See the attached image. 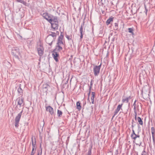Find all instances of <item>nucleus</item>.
Wrapping results in <instances>:
<instances>
[{"label": "nucleus", "mask_w": 155, "mask_h": 155, "mask_svg": "<svg viewBox=\"0 0 155 155\" xmlns=\"http://www.w3.org/2000/svg\"><path fill=\"white\" fill-rule=\"evenodd\" d=\"M11 54L16 58L19 59L18 56L20 55V53L19 52V49L18 48H12Z\"/></svg>", "instance_id": "1"}, {"label": "nucleus", "mask_w": 155, "mask_h": 155, "mask_svg": "<svg viewBox=\"0 0 155 155\" xmlns=\"http://www.w3.org/2000/svg\"><path fill=\"white\" fill-rule=\"evenodd\" d=\"M43 17L47 20L49 23L52 22V21L56 16H54L51 15L47 13H44L42 15Z\"/></svg>", "instance_id": "2"}, {"label": "nucleus", "mask_w": 155, "mask_h": 155, "mask_svg": "<svg viewBox=\"0 0 155 155\" xmlns=\"http://www.w3.org/2000/svg\"><path fill=\"white\" fill-rule=\"evenodd\" d=\"M51 24L52 28L56 30L58 29V21L57 17H55L54 18L52 21V22L50 23Z\"/></svg>", "instance_id": "3"}, {"label": "nucleus", "mask_w": 155, "mask_h": 155, "mask_svg": "<svg viewBox=\"0 0 155 155\" xmlns=\"http://www.w3.org/2000/svg\"><path fill=\"white\" fill-rule=\"evenodd\" d=\"M23 111V110H22L18 114L15 119V126L16 128H18L19 126L18 124L19 122L21 116Z\"/></svg>", "instance_id": "4"}, {"label": "nucleus", "mask_w": 155, "mask_h": 155, "mask_svg": "<svg viewBox=\"0 0 155 155\" xmlns=\"http://www.w3.org/2000/svg\"><path fill=\"white\" fill-rule=\"evenodd\" d=\"M37 51L38 55L40 56H42L44 53V49L42 45L40 43L37 46Z\"/></svg>", "instance_id": "5"}, {"label": "nucleus", "mask_w": 155, "mask_h": 155, "mask_svg": "<svg viewBox=\"0 0 155 155\" xmlns=\"http://www.w3.org/2000/svg\"><path fill=\"white\" fill-rule=\"evenodd\" d=\"M17 107L19 109H20L22 106H23V99L22 97H19L17 99Z\"/></svg>", "instance_id": "6"}, {"label": "nucleus", "mask_w": 155, "mask_h": 155, "mask_svg": "<svg viewBox=\"0 0 155 155\" xmlns=\"http://www.w3.org/2000/svg\"><path fill=\"white\" fill-rule=\"evenodd\" d=\"M101 64L99 66H95L93 68V71L95 76H97L99 73Z\"/></svg>", "instance_id": "7"}, {"label": "nucleus", "mask_w": 155, "mask_h": 155, "mask_svg": "<svg viewBox=\"0 0 155 155\" xmlns=\"http://www.w3.org/2000/svg\"><path fill=\"white\" fill-rule=\"evenodd\" d=\"M54 40V38L51 36H48L46 39V42L50 46L52 45L53 41Z\"/></svg>", "instance_id": "8"}, {"label": "nucleus", "mask_w": 155, "mask_h": 155, "mask_svg": "<svg viewBox=\"0 0 155 155\" xmlns=\"http://www.w3.org/2000/svg\"><path fill=\"white\" fill-rule=\"evenodd\" d=\"M63 35L61 34L58 37L56 45L62 46L63 45Z\"/></svg>", "instance_id": "9"}, {"label": "nucleus", "mask_w": 155, "mask_h": 155, "mask_svg": "<svg viewBox=\"0 0 155 155\" xmlns=\"http://www.w3.org/2000/svg\"><path fill=\"white\" fill-rule=\"evenodd\" d=\"M52 56L54 60L56 62H58V58L59 56V54L57 51H53L52 53Z\"/></svg>", "instance_id": "10"}, {"label": "nucleus", "mask_w": 155, "mask_h": 155, "mask_svg": "<svg viewBox=\"0 0 155 155\" xmlns=\"http://www.w3.org/2000/svg\"><path fill=\"white\" fill-rule=\"evenodd\" d=\"M46 110L49 112L51 115L54 114L53 109L50 106H48L46 107Z\"/></svg>", "instance_id": "11"}, {"label": "nucleus", "mask_w": 155, "mask_h": 155, "mask_svg": "<svg viewBox=\"0 0 155 155\" xmlns=\"http://www.w3.org/2000/svg\"><path fill=\"white\" fill-rule=\"evenodd\" d=\"M63 48L62 45H56L55 46V49L54 50L55 51H57L58 52L61 51L62 50Z\"/></svg>", "instance_id": "12"}, {"label": "nucleus", "mask_w": 155, "mask_h": 155, "mask_svg": "<svg viewBox=\"0 0 155 155\" xmlns=\"http://www.w3.org/2000/svg\"><path fill=\"white\" fill-rule=\"evenodd\" d=\"M95 92H92L91 93L92 96L91 98V102H90V103H92V104L94 103V99L95 96Z\"/></svg>", "instance_id": "13"}, {"label": "nucleus", "mask_w": 155, "mask_h": 155, "mask_svg": "<svg viewBox=\"0 0 155 155\" xmlns=\"http://www.w3.org/2000/svg\"><path fill=\"white\" fill-rule=\"evenodd\" d=\"M140 137V136L139 135H137L136 134H131V137L134 141L136 140L137 138H139Z\"/></svg>", "instance_id": "14"}, {"label": "nucleus", "mask_w": 155, "mask_h": 155, "mask_svg": "<svg viewBox=\"0 0 155 155\" xmlns=\"http://www.w3.org/2000/svg\"><path fill=\"white\" fill-rule=\"evenodd\" d=\"M131 97L129 96L128 97H127L125 98H123L122 100V101L123 102H126V103H127L131 99Z\"/></svg>", "instance_id": "15"}, {"label": "nucleus", "mask_w": 155, "mask_h": 155, "mask_svg": "<svg viewBox=\"0 0 155 155\" xmlns=\"http://www.w3.org/2000/svg\"><path fill=\"white\" fill-rule=\"evenodd\" d=\"M18 92L20 95L23 94V90L20 86L18 89Z\"/></svg>", "instance_id": "16"}, {"label": "nucleus", "mask_w": 155, "mask_h": 155, "mask_svg": "<svg viewBox=\"0 0 155 155\" xmlns=\"http://www.w3.org/2000/svg\"><path fill=\"white\" fill-rule=\"evenodd\" d=\"M48 36H51V37H52L55 40V37L56 36V33L53 32H51L50 34H49V35H48Z\"/></svg>", "instance_id": "17"}, {"label": "nucleus", "mask_w": 155, "mask_h": 155, "mask_svg": "<svg viewBox=\"0 0 155 155\" xmlns=\"http://www.w3.org/2000/svg\"><path fill=\"white\" fill-rule=\"evenodd\" d=\"M32 149H35V150H36V140H35V142L33 140L32 138Z\"/></svg>", "instance_id": "18"}, {"label": "nucleus", "mask_w": 155, "mask_h": 155, "mask_svg": "<svg viewBox=\"0 0 155 155\" xmlns=\"http://www.w3.org/2000/svg\"><path fill=\"white\" fill-rule=\"evenodd\" d=\"M113 21V18H110L108 19H107L106 21V24L107 25H109L111 22Z\"/></svg>", "instance_id": "19"}, {"label": "nucleus", "mask_w": 155, "mask_h": 155, "mask_svg": "<svg viewBox=\"0 0 155 155\" xmlns=\"http://www.w3.org/2000/svg\"><path fill=\"white\" fill-rule=\"evenodd\" d=\"M76 106H77V109L79 110H81V106L80 105V103L78 101L77 102L76 104Z\"/></svg>", "instance_id": "20"}, {"label": "nucleus", "mask_w": 155, "mask_h": 155, "mask_svg": "<svg viewBox=\"0 0 155 155\" xmlns=\"http://www.w3.org/2000/svg\"><path fill=\"white\" fill-rule=\"evenodd\" d=\"M137 120L139 124L140 125H142L143 124V121L140 117H138Z\"/></svg>", "instance_id": "21"}, {"label": "nucleus", "mask_w": 155, "mask_h": 155, "mask_svg": "<svg viewBox=\"0 0 155 155\" xmlns=\"http://www.w3.org/2000/svg\"><path fill=\"white\" fill-rule=\"evenodd\" d=\"M151 133L152 135V137H153V139L154 140L153 136L155 134V130L154 128L153 127H152L151 128Z\"/></svg>", "instance_id": "22"}, {"label": "nucleus", "mask_w": 155, "mask_h": 155, "mask_svg": "<svg viewBox=\"0 0 155 155\" xmlns=\"http://www.w3.org/2000/svg\"><path fill=\"white\" fill-rule=\"evenodd\" d=\"M62 112L61 111L58 110H57V115L58 117H61L62 116Z\"/></svg>", "instance_id": "23"}, {"label": "nucleus", "mask_w": 155, "mask_h": 155, "mask_svg": "<svg viewBox=\"0 0 155 155\" xmlns=\"http://www.w3.org/2000/svg\"><path fill=\"white\" fill-rule=\"evenodd\" d=\"M84 27V24L83 25H81V27L80 29V34H83V28Z\"/></svg>", "instance_id": "24"}, {"label": "nucleus", "mask_w": 155, "mask_h": 155, "mask_svg": "<svg viewBox=\"0 0 155 155\" xmlns=\"http://www.w3.org/2000/svg\"><path fill=\"white\" fill-rule=\"evenodd\" d=\"M49 86L47 84H44L43 86V88L44 89H47V90L48 88H49Z\"/></svg>", "instance_id": "25"}, {"label": "nucleus", "mask_w": 155, "mask_h": 155, "mask_svg": "<svg viewBox=\"0 0 155 155\" xmlns=\"http://www.w3.org/2000/svg\"><path fill=\"white\" fill-rule=\"evenodd\" d=\"M17 2L22 3L25 5H26V2L23 0H17Z\"/></svg>", "instance_id": "26"}, {"label": "nucleus", "mask_w": 155, "mask_h": 155, "mask_svg": "<svg viewBox=\"0 0 155 155\" xmlns=\"http://www.w3.org/2000/svg\"><path fill=\"white\" fill-rule=\"evenodd\" d=\"M136 100H135V101L134 102V103L133 104V106H134V111H136Z\"/></svg>", "instance_id": "27"}, {"label": "nucleus", "mask_w": 155, "mask_h": 155, "mask_svg": "<svg viewBox=\"0 0 155 155\" xmlns=\"http://www.w3.org/2000/svg\"><path fill=\"white\" fill-rule=\"evenodd\" d=\"M122 105V104H119V105H118L116 109L119 111L120 110V109L121 108Z\"/></svg>", "instance_id": "28"}, {"label": "nucleus", "mask_w": 155, "mask_h": 155, "mask_svg": "<svg viewBox=\"0 0 155 155\" xmlns=\"http://www.w3.org/2000/svg\"><path fill=\"white\" fill-rule=\"evenodd\" d=\"M141 155H148V153L146 152L144 150L142 152Z\"/></svg>", "instance_id": "29"}, {"label": "nucleus", "mask_w": 155, "mask_h": 155, "mask_svg": "<svg viewBox=\"0 0 155 155\" xmlns=\"http://www.w3.org/2000/svg\"><path fill=\"white\" fill-rule=\"evenodd\" d=\"M114 28L117 29L118 28V23L116 22L114 23Z\"/></svg>", "instance_id": "30"}, {"label": "nucleus", "mask_w": 155, "mask_h": 155, "mask_svg": "<svg viewBox=\"0 0 155 155\" xmlns=\"http://www.w3.org/2000/svg\"><path fill=\"white\" fill-rule=\"evenodd\" d=\"M35 151L36 150H35V149H32V151L31 153V155H33L35 153Z\"/></svg>", "instance_id": "31"}, {"label": "nucleus", "mask_w": 155, "mask_h": 155, "mask_svg": "<svg viewBox=\"0 0 155 155\" xmlns=\"http://www.w3.org/2000/svg\"><path fill=\"white\" fill-rule=\"evenodd\" d=\"M128 31L129 32L132 33V34L133 33V29L131 28H128Z\"/></svg>", "instance_id": "32"}, {"label": "nucleus", "mask_w": 155, "mask_h": 155, "mask_svg": "<svg viewBox=\"0 0 155 155\" xmlns=\"http://www.w3.org/2000/svg\"><path fill=\"white\" fill-rule=\"evenodd\" d=\"M71 36H70L68 35H66V37L69 40H71Z\"/></svg>", "instance_id": "33"}, {"label": "nucleus", "mask_w": 155, "mask_h": 155, "mask_svg": "<svg viewBox=\"0 0 155 155\" xmlns=\"http://www.w3.org/2000/svg\"><path fill=\"white\" fill-rule=\"evenodd\" d=\"M91 86H90V87H89V93L88 94V100L89 99V96L90 95V93H91Z\"/></svg>", "instance_id": "34"}, {"label": "nucleus", "mask_w": 155, "mask_h": 155, "mask_svg": "<svg viewBox=\"0 0 155 155\" xmlns=\"http://www.w3.org/2000/svg\"><path fill=\"white\" fill-rule=\"evenodd\" d=\"M119 111L117 110L116 109L114 111V114L113 117H114L115 115H116Z\"/></svg>", "instance_id": "35"}, {"label": "nucleus", "mask_w": 155, "mask_h": 155, "mask_svg": "<svg viewBox=\"0 0 155 155\" xmlns=\"http://www.w3.org/2000/svg\"><path fill=\"white\" fill-rule=\"evenodd\" d=\"M134 115L135 116V119L136 120L137 119V112H136V111H134Z\"/></svg>", "instance_id": "36"}, {"label": "nucleus", "mask_w": 155, "mask_h": 155, "mask_svg": "<svg viewBox=\"0 0 155 155\" xmlns=\"http://www.w3.org/2000/svg\"><path fill=\"white\" fill-rule=\"evenodd\" d=\"M139 106L138 105L136 106V112H137V111H139Z\"/></svg>", "instance_id": "37"}, {"label": "nucleus", "mask_w": 155, "mask_h": 155, "mask_svg": "<svg viewBox=\"0 0 155 155\" xmlns=\"http://www.w3.org/2000/svg\"><path fill=\"white\" fill-rule=\"evenodd\" d=\"M91 150H89L87 152V155H91Z\"/></svg>", "instance_id": "38"}, {"label": "nucleus", "mask_w": 155, "mask_h": 155, "mask_svg": "<svg viewBox=\"0 0 155 155\" xmlns=\"http://www.w3.org/2000/svg\"><path fill=\"white\" fill-rule=\"evenodd\" d=\"M142 144V142L141 141H140L139 143H136V145H139V146H140Z\"/></svg>", "instance_id": "39"}, {"label": "nucleus", "mask_w": 155, "mask_h": 155, "mask_svg": "<svg viewBox=\"0 0 155 155\" xmlns=\"http://www.w3.org/2000/svg\"><path fill=\"white\" fill-rule=\"evenodd\" d=\"M83 37V34H81L80 39H81Z\"/></svg>", "instance_id": "40"}, {"label": "nucleus", "mask_w": 155, "mask_h": 155, "mask_svg": "<svg viewBox=\"0 0 155 155\" xmlns=\"http://www.w3.org/2000/svg\"><path fill=\"white\" fill-rule=\"evenodd\" d=\"M135 134V132H134V129H133L132 130V134Z\"/></svg>", "instance_id": "41"}, {"label": "nucleus", "mask_w": 155, "mask_h": 155, "mask_svg": "<svg viewBox=\"0 0 155 155\" xmlns=\"http://www.w3.org/2000/svg\"><path fill=\"white\" fill-rule=\"evenodd\" d=\"M145 11H146V14H147V9H145Z\"/></svg>", "instance_id": "42"}, {"label": "nucleus", "mask_w": 155, "mask_h": 155, "mask_svg": "<svg viewBox=\"0 0 155 155\" xmlns=\"http://www.w3.org/2000/svg\"><path fill=\"white\" fill-rule=\"evenodd\" d=\"M144 8L145 10L147 9L146 6L145 5H144Z\"/></svg>", "instance_id": "43"}, {"label": "nucleus", "mask_w": 155, "mask_h": 155, "mask_svg": "<svg viewBox=\"0 0 155 155\" xmlns=\"http://www.w3.org/2000/svg\"><path fill=\"white\" fill-rule=\"evenodd\" d=\"M92 84L91 83V86H92Z\"/></svg>", "instance_id": "44"}, {"label": "nucleus", "mask_w": 155, "mask_h": 155, "mask_svg": "<svg viewBox=\"0 0 155 155\" xmlns=\"http://www.w3.org/2000/svg\"><path fill=\"white\" fill-rule=\"evenodd\" d=\"M132 128H133V127H134V126L133 125V124H132Z\"/></svg>", "instance_id": "45"}, {"label": "nucleus", "mask_w": 155, "mask_h": 155, "mask_svg": "<svg viewBox=\"0 0 155 155\" xmlns=\"http://www.w3.org/2000/svg\"><path fill=\"white\" fill-rule=\"evenodd\" d=\"M133 122H134V120H132V124H133Z\"/></svg>", "instance_id": "46"}, {"label": "nucleus", "mask_w": 155, "mask_h": 155, "mask_svg": "<svg viewBox=\"0 0 155 155\" xmlns=\"http://www.w3.org/2000/svg\"><path fill=\"white\" fill-rule=\"evenodd\" d=\"M86 104V101H85V103H84V105L85 104Z\"/></svg>", "instance_id": "47"}, {"label": "nucleus", "mask_w": 155, "mask_h": 155, "mask_svg": "<svg viewBox=\"0 0 155 155\" xmlns=\"http://www.w3.org/2000/svg\"><path fill=\"white\" fill-rule=\"evenodd\" d=\"M39 153H38L37 155H39Z\"/></svg>", "instance_id": "48"}, {"label": "nucleus", "mask_w": 155, "mask_h": 155, "mask_svg": "<svg viewBox=\"0 0 155 155\" xmlns=\"http://www.w3.org/2000/svg\"><path fill=\"white\" fill-rule=\"evenodd\" d=\"M69 137H68V139H69Z\"/></svg>", "instance_id": "49"}]
</instances>
